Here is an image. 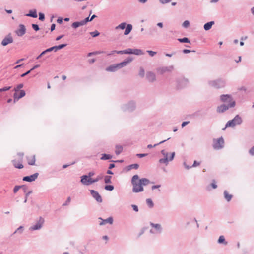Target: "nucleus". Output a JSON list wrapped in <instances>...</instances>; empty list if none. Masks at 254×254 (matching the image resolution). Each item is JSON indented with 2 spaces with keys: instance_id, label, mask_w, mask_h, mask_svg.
Masks as SVG:
<instances>
[{
  "instance_id": "f257e3e1",
  "label": "nucleus",
  "mask_w": 254,
  "mask_h": 254,
  "mask_svg": "<svg viewBox=\"0 0 254 254\" xmlns=\"http://www.w3.org/2000/svg\"><path fill=\"white\" fill-rule=\"evenodd\" d=\"M132 58H128L127 59H126L123 62L114 64L110 66H109L107 69L106 70L110 72H115L118 69L121 68L125 66H126L127 64L130 63L132 61Z\"/></svg>"
},
{
  "instance_id": "f03ea898",
  "label": "nucleus",
  "mask_w": 254,
  "mask_h": 254,
  "mask_svg": "<svg viewBox=\"0 0 254 254\" xmlns=\"http://www.w3.org/2000/svg\"><path fill=\"white\" fill-rule=\"evenodd\" d=\"M131 182L133 185L132 191L133 192L137 193L143 190V188L139 180L138 176H133Z\"/></svg>"
},
{
  "instance_id": "7ed1b4c3",
  "label": "nucleus",
  "mask_w": 254,
  "mask_h": 254,
  "mask_svg": "<svg viewBox=\"0 0 254 254\" xmlns=\"http://www.w3.org/2000/svg\"><path fill=\"white\" fill-rule=\"evenodd\" d=\"M44 223V218L42 216H40L36 220L35 223L29 228V230L30 231H34L41 230L43 228Z\"/></svg>"
},
{
  "instance_id": "20e7f679",
  "label": "nucleus",
  "mask_w": 254,
  "mask_h": 254,
  "mask_svg": "<svg viewBox=\"0 0 254 254\" xmlns=\"http://www.w3.org/2000/svg\"><path fill=\"white\" fill-rule=\"evenodd\" d=\"M23 153H18L16 157L12 161L13 165L15 168L22 169L23 168L22 160L23 158Z\"/></svg>"
},
{
  "instance_id": "39448f33",
  "label": "nucleus",
  "mask_w": 254,
  "mask_h": 254,
  "mask_svg": "<svg viewBox=\"0 0 254 254\" xmlns=\"http://www.w3.org/2000/svg\"><path fill=\"white\" fill-rule=\"evenodd\" d=\"M99 180V178L93 179L91 178V176H82L81 182L83 185L88 186Z\"/></svg>"
},
{
  "instance_id": "423d86ee",
  "label": "nucleus",
  "mask_w": 254,
  "mask_h": 254,
  "mask_svg": "<svg viewBox=\"0 0 254 254\" xmlns=\"http://www.w3.org/2000/svg\"><path fill=\"white\" fill-rule=\"evenodd\" d=\"M150 225L152 227L149 231L150 233L152 234H160L162 232V227L161 225L158 223H150Z\"/></svg>"
},
{
  "instance_id": "0eeeda50",
  "label": "nucleus",
  "mask_w": 254,
  "mask_h": 254,
  "mask_svg": "<svg viewBox=\"0 0 254 254\" xmlns=\"http://www.w3.org/2000/svg\"><path fill=\"white\" fill-rule=\"evenodd\" d=\"M242 123L241 118L238 116H236L233 120L229 121L226 125L225 127L223 128V130H225L226 128L228 127H234L235 126L237 125H239Z\"/></svg>"
},
{
  "instance_id": "6e6552de",
  "label": "nucleus",
  "mask_w": 254,
  "mask_h": 254,
  "mask_svg": "<svg viewBox=\"0 0 254 254\" xmlns=\"http://www.w3.org/2000/svg\"><path fill=\"white\" fill-rule=\"evenodd\" d=\"M161 152L164 155V158L159 160V162L160 163L167 164L169 161H172L175 155V152L172 153L170 157L168 156V153H167L165 150H162Z\"/></svg>"
},
{
  "instance_id": "1a4fd4ad",
  "label": "nucleus",
  "mask_w": 254,
  "mask_h": 254,
  "mask_svg": "<svg viewBox=\"0 0 254 254\" xmlns=\"http://www.w3.org/2000/svg\"><path fill=\"white\" fill-rule=\"evenodd\" d=\"M213 142V146L215 149H220L224 146V141L222 137L218 139H214Z\"/></svg>"
},
{
  "instance_id": "9d476101",
  "label": "nucleus",
  "mask_w": 254,
  "mask_h": 254,
  "mask_svg": "<svg viewBox=\"0 0 254 254\" xmlns=\"http://www.w3.org/2000/svg\"><path fill=\"white\" fill-rule=\"evenodd\" d=\"M201 164V161H192L191 159H188L186 160L184 162V165L187 169H190L192 167H196L199 166Z\"/></svg>"
},
{
  "instance_id": "9b49d317",
  "label": "nucleus",
  "mask_w": 254,
  "mask_h": 254,
  "mask_svg": "<svg viewBox=\"0 0 254 254\" xmlns=\"http://www.w3.org/2000/svg\"><path fill=\"white\" fill-rule=\"evenodd\" d=\"M220 99L222 102L229 103V105L230 107H233L235 105V102L232 100L231 96L229 95H222L221 96Z\"/></svg>"
},
{
  "instance_id": "f8f14e48",
  "label": "nucleus",
  "mask_w": 254,
  "mask_h": 254,
  "mask_svg": "<svg viewBox=\"0 0 254 254\" xmlns=\"http://www.w3.org/2000/svg\"><path fill=\"white\" fill-rule=\"evenodd\" d=\"M125 54H134L141 55L143 54V51L140 49L128 48L125 50Z\"/></svg>"
},
{
  "instance_id": "ddd939ff",
  "label": "nucleus",
  "mask_w": 254,
  "mask_h": 254,
  "mask_svg": "<svg viewBox=\"0 0 254 254\" xmlns=\"http://www.w3.org/2000/svg\"><path fill=\"white\" fill-rule=\"evenodd\" d=\"M92 196L98 202H101L102 199L99 193L96 190H90Z\"/></svg>"
},
{
  "instance_id": "4468645a",
  "label": "nucleus",
  "mask_w": 254,
  "mask_h": 254,
  "mask_svg": "<svg viewBox=\"0 0 254 254\" xmlns=\"http://www.w3.org/2000/svg\"><path fill=\"white\" fill-rule=\"evenodd\" d=\"M13 41V38H12L11 34H8L2 41L1 44L3 46H5L7 44L12 43Z\"/></svg>"
},
{
  "instance_id": "2eb2a0df",
  "label": "nucleus",
  "mask_w": 254,
  "mask_h": 254,
  "mask_svg": "<svg viewBox=\"0 0 254 254\" xmlns=\"http://www.w3.org/2000/svg\"><path fill=\"white\" fill-rule=\"evenodd\" d=\"M26 32V28L25 26L22 24H20L19 26V28L17 29L15 33L19 36H23Z\"/></svg>"
},
{
  "instance_id": "dca6fc26",
  "label": "nucleus",
  "mask_w": 254,
  "mask_h": 254,
  "mask_svg": "<svg viewBox=\"0 0 254 254\" xmlns=\"http://www.w3.org/2000/svg\"><path fill=\"white\" fill-rule=\"evenodd\" d=\"M99 219L101 220V222L99 223L100 225H104L107 223L112 224L113 223V219L112 217H109L106 219H103L101 218H99Z\"/></svg>"
},
{
  "instance_id": "f3484780",
  "label": "nucleus",
  "mask_w": 254,
  "mask_h": 254,
  "mask_svg": "<svg viewBox=\"0 0 254 254\" xmlns=\"http://www.w3.org/2000/svg\"><path fill=\"white\" fill-rule=\"evenodd\" d=\"M217 187V182L215 180H213L212 182L207 185L206 190L208 191H211L212 189H215Z\"/></svg>"
},
{
  "instance_id": "a211bd4d",
  "label": "nucleus",
  "mask_w": 254,
  "mask_h": 254,
  "mask_svg": "<svg viewBox=\"0 0 254 254\" xmlns=\"http://www.w3.org/2000/svg\"><path fill=\"white\" fill-rule=\"evenodd\" d=\"M66 46V44H61L58 46H53L50 48L46 49V51L51 52L52 51H57L60 49H61Z\"/></svg>"
},
{
  "instance_id": "6ab92c4d",
  "label": "nucleus",
  "mask_w": 254,
  "mask_h": 254,
  "mask_svg": "<svg viewBox=\"0 0 254 254\" xmlns=\"http://www.w3.org/2000/svg\"><path fill=\"white\" fill-rule=\"evenodd\" d=\"M25 95V92L23 90L20 91L19 95L18 96L17 93H15L14 94V102L15 103L16 101L19 99L23 97Z\"/></svg>"
},
{
  "instance_id": "aec40b11",
  "label": "nucleus",
  "mask_w": 254,
  "mask_h": 254,
  "mask_svg": "<svg viewBox=\"0 0 254 254\" xmlns=\"http://www.w3.org/2000/svg\"><path fill=\"white\" fill-rule=\"evenodd\" d=\"M27 160L28 164L30 165H33L35 162V156L34 155H29L27 156Z\"/></svg>"
},
{
  "instance_id": "412c9836",
  "label": "nucleus",
  "mask_w": 254,
  "mask_h": 254,
  "mask_svg": "<svg viewBox=\"0 0 254 254\" xmlns=\"http://www.w3.org/2000/svg\"><path fill=\"white\" fill-rule=\"evenodd\" d=\"M38 176H26L23 178V180L27 182H32L35 181Z\"/></svg>"
},
{
  "instance_id": "4be33fe9",
  "label": "nucleus",
  "mask_w": 254,
  "mask_h": 254,
  "mask_svg": "<svg viewBox=\"0 0 254 254\" xmlns=\"http://www.w3.org/2000/svg\"><path fill=\"white\" fill-rule=\"evenodd\" d=\"M229 107H230L229 105L226 106L225 105H222L218 107L217 111L219 113H222V112L225 111L226 110H227V109H228V108Z\"/></svg>"
},
{
  "instance_id": "5701e85b",
  "label": "nucleus",
  "mask_w": 254,
  "mask_h": 254,
  "mask_svg": "<svg viewBox=\"0 0 254 254\" xmlns=\"http://www.w3.org/2000/svg\"><path fill=\"white\" fill-rule=\"evenodd\" d=\"M147 78L150 82H153L155 80V74L151 72H148L147 74Z\"/></svg>"
},
{
  "instance_id": "b1692460",
  "label": "nucleus",
  "mask_w": 254,
  "mask_h": 254,
  "mask_svg": "<svg viewBox=\"0 0 254 254\" xmlns=\"http://www.w3.org/2000/svg\"><path fill=\"white\" fill-rule=\"evenodd\" d=\"M224 198L225 199L228 201V202H229L232 198V195H231V194H229L228 192V191L227 190H224Z\"/></svg>"
},
{
  "instance_id": "393cba45",
  "label": "nucleus",
  "mask_w": 254,
  "mask_h": 254,
  "mask_svg": "<svg viewBox=\"0 0 254 254\" xmlns=\"http://www.w3.org/2000/svg\"><path fill=\"white\" fill-rule=\"evenodd\" d=\"M214 22L213 21H211L208 22L204 24V28L205 30H208L211 29L213 24H214Z\"/></svg>"
},
{
  "instance_id": "a878e982",
  "label": "nucleus",
  "mask_w": 254,
  "mask_h": 254,
  "mask_svg": "<svg viewBox=\"0 0 254 254\" xmlns=\"http://www.w3.org/2000/svg\"><path fill=\"white\" fill-rule=\"evenodd\" d=\"M84 25V22H83V21H81L80 22H75L73 23L72 24V26L74 28H76L80 26H82Z\"/></svg>"
},
{
  "instance_id": "bb28decb",
  "label": "nucleus",
  "mask_w": 254,
  "mask_h": 254,
  "mask_svg": "<svg viewBox=\"0 0 254 254\" xmlns=\"http://www.w3.org/2000/svg\"><path fill=\"white\" fill-rule=\"evenodd\" d=\"M132 27L131 24H128L126 28L125 33H124L125 35L128 34L130 32V31L132 29Z\"/></svg>"
},
{
  "instance_id": "cd10ccee",
  "label": "nucleus",
  "mask_w": 254,
  "mask_h": 254,
  "mask_svg": "<svg viewBox=\"0 0 254 254\" xmlns=\"http://www.w3.org/2000/svg\"><path fill=\"white\" fill-rule=\"evenodd\" d=\"M218 243L219 244L223 243L225 245L227 244V242L225 241L224 236L222 235L219 237L218 240Z\"/></svg>"
},
{
  "instance_id": "c85d7f7f",
  "label": "nucleus",
  "mask_w": 254,
  "mask_h": 254,
  "mask_svg": "<svg viewBox=\"0 0 254 254\" xmlns=\"http://www.w3.org/2000/svg\"><path fill=\"white\" fill-rule=\"evenodd\" d=\"M123 151V147L120 145H117L116 146L115 152L117 155L120 154Z\"/></svg>"
},
{
  "instance_id": "c756f323",
  "label": "nucleus",
  "mask_w": 254,
  "mask_h": 254,
  "mask_svg": "<svg viewBox=\"0 0 254 254\" xmlns=\"http://www.w3.org/2000/svg\"><path fill=\"white\" fill-rule=\"evenodd\" d=\"M111 178H112V176H105V177H104V182L105 183H112V181H111Z\"/></svg>"
},
{
  "instance_id": "7c9ffc66",
  "label": "nucleus",
  "mask_w": 254,
  "mask_h": 254,
  "mask_svg": "<svg viewBox=\"0 0 254 254\" xmlns=\"http://www.w3.org/2000/svg\"><path fill=\"white\" fill-rule=\"evenodd\" d=\"M146 203L149 208H152L154 206L153 202L150 198H148L146 200Z\"/></svg>"
},
{
  "instance_id": "2f4dec72",
  "label": "nucleus",
  "mask_w": 254,
  "mask_h": 254,
  "mask_svg": "<svg viewBox=\"0 0 254 254\" xmlns=\"http://www.w3.org/2000/svg\"><path fill=\"white\" fill-rule=\"evenodd\" d=\"M140 181L141 185H146L149 182V180L146 178L139 179Z\"/></svg>"
},
{
  "instance_id": "473e14b6",
  "label": "nucleus",
  "mask_w": 254,
  "mask_h": 254,
  "mask_svg": "<svg viewBox=\"0 0 254 254\" xmlns=\"http://www.w3.org/2000/svg\"><path fill=\"white\" fill-rule=\"evenodd\" d=\"M27 16L37 18V14L36 11H31L29 14H27Z\"/></svg>"
},
{
  "instance_id": "72a5a7b5",
  "label": "nucleus",
  "mask_w": 254,
  "mask_h": 254,
  "mask_svg": "<svg viewBox=\"0 0 254 254\" xmlns=\"http://www.w3.org/2000/svg\"><path fill=\"white\" fill-rule=\"evenodd\" d=\"M126 26V23H122L120 25H119L118 26H117L116 27V29H124L125 28Z\"/></svg>"
},
{
  "instance_id": "f704fd0d",
  "label": "nucleus",
  "mask_w": 254,
  "mask_h": 254,
  "mask_svg": "<svg viewBox=\"0 0 254 254\" xmlns=\"http://www.w3.org/2000/svg\"><path fill=\"white\" fill-rule=\"evenodd\" d=\"M117 53V54H125V50L123 51H113L111 53L108 54V55H111L112 54H113L114 53Z\"/></svg>"
},
{
  "instance_id": "c9c22d12",
  "label": "nucleus",
  "mask_w": 254,
  "mask_h": 254,
  "mask_svg": "<svg viewBox=\"0 0 254 254\" xmlns=\"http://www.w3.org/2000/svg\"><path fill=\"white\" fill-rule=\"evenodd\" d=\"M114 186L113 185H109L105 186V189L111 191L114 190Z\"/></svg>"
},
{
  "instance_id": "e433bc0d",
  "label": "nucleus",
  "mask_w": 254,
  "mask_h": 254,
  "mask_svg": "<svg viewBox=\"0 0 254 254\" xmlns=\"http://www.w3.org/2000/svg\"><path fill=\"white\" fill-rule=\"evenodd\" d=\"M23 227L22 226H20L19 227L16 231L14 232V234L16 233H19V234H21L23 232Z\"/></svg>"
},
{
  "instance_id": "4c0bfd02",
  "label": "nucleus",
  "mask_w": 254,
  "mask_h": 254,
  "mask_svg": "<svg viewBox=\"0 0 254 254\" xmlns=\"http://www.w3.org/2000/svg\"><path fill=\"white\" fill-rule=\"evenodd\" d=\"M178 40L180 42H184V43H189L190 41L188 38L185 37L181 39H179Z\"/></svg>"
},
{
  "instance_id": "58836bf2",
  "label": "nucleus",
  "mask_w": 254,
  "mask_h": 254,
  "mask_svg": "<svg viewBox=\"0 0 254 254\" xmlns=\"http://www.w3.org/2000/svg\"><path fill=\"white\" fill-rule=\"evenodd\" d=\"M23 84H19L16 86V87H15L14 89V90L15 91V93H16L19 89L23 88Z\"/></svg>"
},
{
  "instance_id": "ea45409f",
  "label": "nucleus",
  "mask_w": 254,
  "mask_h": 254,
  "mask_svg": "<svg viewBox=\"0 0 254 254\" xmlns=\"http://www.w3.org/2000/svg\"><path fill=\"white\" fill-rule=\"evenodd\" d=\"M111 156L108 154H104L102 157L101 159L103 160H107L111 158Z\"/></svg>"
},
{
  "instance_id": "a19ab883",
  "label": "nucleus",
  "mask_w": 254,
  "mask_h": 254,
  "mask_svg": "<svg viewBox=\"0 0 254 254\" xmlns=\"http://www.w3.org/2000/svg\"><path fill=\"white\" fill-rule=\"evenodd\" d=\"M128 167H129V168H128L129 170L131 169H137L138 167V165L137 164H134L130 165Z\"/></svg>"
},
{
  "instance_id": "79ce46f5",
  "label": "nucleus",
  "mask_w": 254,
  "mask_h": 254,
  "mask_svg": "<svg viewBox=\"0 0 254 254\" xmlns=\"http://www.w3.org/2000/svg\"><path fill=\"white\" fill-rule=\"evenodd\" d=\"M11 88L10 86L9 87H5L2 88L0 89V92H3V91H6L7 90H9Z\"/></svg>"
},
{
  "instance_id": "37998d69",
  "label": "nucleus",
  "mask_w": 254,
  "mask_h": 254,
  "mask_svg": "<svg viewBox=\"0 0 254 254\" xmlns=\"http://www.w3.org/2000/svg\"><path fill=\"white\" fill-rule=\"evenodd\" d=\"M22 186H15V187L14 188V189H13V192L14 193H16L18 190H19V189L20 188H21Z\"/></svg>"
},
{
  "instance_id": "c03bdc74",
  "label": "nucleus",
  "mask_w": 254,
  "mask_h": 254,
  "mask_svg": "<svg viewBox=\"0 0 254 254\" xmlns=\"http://www.w3.org/2000/svg\"><path fill=\"white\" fill-rule=\"evenodd\" d=\"M131 207L133 208V210L135 211V212H138V206L136 205H134V204H132L131 205Z\"/></svg>"
},
{
  "instance_id": "a18cd8bd",
  "label": "nucleus",
  "mask_w": 254,
  "mask_h": 254,
  "mask_svg": "<svg viewBox=\"0 0 254 254\" xmlns=\"http://www.w3.org/2000/svg\"><path fill=\"white\" fill-rule=\"evenodd\" d=\"M190 25V22L188 20H186L183 23V26L184 27H188Z\"/></svg>"
},
{
  "instance_id": "49530a36",
  "label": "nucleus",
  "mask_w": 254,
  "mask_h": 254,
  "mask_svg": "<svg viewBox=\"0 0 254 254\" xmlns=\"http://www.w3.org/2000/svg\"><path fill=\"white\" fill-rule=\"evenodd\" d=\"M90 34L94 37L97 36L99 35V33L97 31L92 32Z\"/></svg>"
},
{
  "instance_id": "de8ad7c7",
  "label": "nucleus",
  "mask_w": 254,
  "mask_h": 254,
  "mask_svg": "<svg viewBox=\"0 0 254 254\" xmlns=\"http://www.w3.org/2000/svg\"><path fill=\"white\" fill-rule=\"evenodd\" d=\"M71 201V198L70 197H68L65 203L63 204L64 206L68 205Z\"/></svg>"
},
{
  "instance_id": "09e8293b",
  "label": "nucleus",
  "mask_w": 254,
  "mask_h": 254,
  "mask_svg": "<svg viewBox=\"0 0 254 254\" xmlns=\"http://www.w3.org/2000/svg\"><path fill=\"white\" fill-rule=\"evenodd\" d=\"M32 28L35 30V31H38L39 30V26L37 24H33L32 25Z\"/></svg>"
},
{
  "instance_id": "8fccbe9b",
  "label": "nucleus",
  "mask_w": 254,
  "mask_h": 254,
  "mask_svg": "<svg viewBox=\"0 0 254 254\" xmlns=\"http://www.w3.org/2000/svg\"><path fill=\"white\" fill-rule=\"evenodd\" d=\"M31 192H32V191H28V192L26 193V194L25 195V200L24 201V203H26L28 196L31 193Z\"/></svg>"
},
{
  "instance_id": "3c124183",
  "label": "nucleus",
  "mask_w": 254,
  "mask_h": 254,
  "mask_svg": "<svg viewBox=\"0 0 254 254\" xmlns=\"http://www.w3.org/2000/svg\"><path fill=\"white\" fill-rule=\"evenodd\" d=\"M139 74L141 76H143L144 74V70L143 68H141L139 70Z\"/></svg>"
},
{
  "instance_id": "603ef678",
  "label": "nucleus",
  "mask_w": 254,
  "mask_h": 254,
  "mask_svg": "<svg viewBox=\"0 0 254 254\" xmlns=\"http://www.w3.org/2000/svg\"><path fill=\"white\" fill-rule=\"evenodd\" d=\"M48 51H46V50L43 51L37 57V59H39L40 57H41L43 55L46 54Z\"/></svg>"
},
{
  "instance_id": "864d4df0",
  "label": "nucleus",
  "mask_w": 254,
  "mask_h": 254,
  "mask_svg": "<svg viewBox=\"0 0 254 254\" xmlns=\"http://www.w3.org/2000/svg\"><path fill=\"white\" fill-rule=\"evenodd\" d=\"M45 19L44 15L43 13L39 14V20L43 21Z\"/></svg>"
},
{
  "instance_id": "5fc2aeb1",
  "label": "nucleus",
  "mask_w": 254,
  "mask_h": 254,
  "mask_svg": "<svg viewBox=\"0 0 254 254\" xmlns=\"http://www.w3.org/2000/svg\"><path fill=\"white\" fill-rule=\"evenodd\" d=\"M147 52L149 53V54L151 56H153L156 53L155 52H154V51H150V50H148Z\"/></svg>"
},
{
  "instance_id": "6e6d98bb",
  "label": "nucleus",
  "mask_w": 254,
  "mask_h": 254,
  "mask_svg": "<svg viewBox=\"0 0 254 254\" xmlns=\"http://www.w3.org/2000/svg\"><path fill=\"white\" fill-rule=\"evenodd\" d=\"M160 185H153L151 187V189L152 190H154L155 189H157V188H159L160 187Z\"/></svg>"
},
{
  "instance_id": "4d7b16f0",
  "label": "nucleus",
  "mask_w": 254,
  "mask_h": 254,
  "mask_svg": "<svg viewBox=\"0 0 254 254\" xmlns=\"http://www.w3.org/2000/svg\"><path fill=\"white\" fill-rule=\"evenodd\" d=\"M171 0H160V1L162 3L164 4V3H166L170 2Z\"/></svg>"
},
{
  "instance_id": "13d9d810",
  "label": "nucleus",
  "mask_w": 254,
  "mask_h": 254,
  "mask_svg": "<svg viewBox=\"0 0 254 254\" xmlns=\"http://www.w3.org/2000/svg\"><path fill=\"white\" fill-rule=\"evenodd\" d=\"M250 153L252 155H254V147H252L249 151Z\"/></svg>"
},
{
  "instance_id": "bf43d9fd",
  "label": "nucleus",
  "mask_w": 254,
  "mask_h": 254,
  "mask_svg": "<svg viewBox=\"0 0 254 254\" xmlns=\"http://www.w3.org/2000/svg\"><path fill=\"white\" fill-rule=\"evenodd\" d=\"M89 20H90L89 18L87 17V18H85L84 20H83L82 21L84 22V24L85 25L88 21H90Z\"/></svg>"
},
{
  "instance_id": "052dcab7",
  "label": "nucleus",
  "mask_w": 254,
  "mask_h": 254,
  "mask_svg": "<svg viewBox=\"0 0 254 254\" xmlns=\"http://www.w3.org/2000/svg\"><path fill=\"white\" fill-rule=\"evenodd\" d=\"M189 123V122L188 121V122H184L182 123V127H185L186 125L188 124Z\"/></svg>"
},
{
  "instance_id": "680f3d73",
  "label": "nucleus",
  "mask_w": 254,
  "mask_h": 254,
  "mask_svg": "<svg viewBox=\"0 0 254 254\" xmlns=\"http://www.w3.org/2000/svg\"><path fill=\"white\" fill-rule=\"evenodd\" d=\"M147 154H138L137 155L139 157H143L147 156Z\"/></svg>"
},
{
  "instance_id": "e2e57ef3",
  "label": "nucleus",
  "mask_w": 254,
  "mask_h": 254,
  "mask_svg": "<svg viewBox=\"0 0 254 254\" xmlns=\"http://www.w3.org/2000/svg\"><path fill=\"white\" fill-rule=\"evenodd\" d=\"M103 53V52H96V53H89L88 54V56H90L91 55L94 54H100V53Z\"/></svg>"
},
{
  "instance_id": "0e129e2a",
  "label": "nucleus",
  "mask_w": 254,
  "mask_h": 254,
  "mask_svg": "<svg viewBox=\"0 0 254 254\" xmlns=\"http://www.w3.org/2000/svg\"><path fill=\"white\" fill-rule=\"evenodd\" d=\"M183 52L184 53L187 54V53H190V50H188V49H184L183 51Z\"/></svg>"
},
{
  "instance_id": "69168bd1",
  "label": "nucleus",
  "mask_w": 254,
  "mask_h": 254,
  "mask_svg": "<svg viewBox=\"0 0 254 254\" xmlns=\"http://www.w3.org/2000/svg\"><path fill=\"white\" fill-rule=\"evenodd\" d=\"M74 163H75V162H73L71 163V164H68V165H63V168H66L67 167H68V166H70V165H72V164H74Z\"/></svg>"
},
{
  "instance_id": "338daca9",
  "label": "nucleus",
  "mask_w": 254,
  "mask_h": 254,
  "mask_svg": "<svg viewBox=\"0 0 254 254\" xmlns=\"http://www.w3.org/2000/svg\"><path fill=\"white\" fill-rule=\"evenodd\" d=\"M55 29V24H52L51 27V30L53 31Z\"/></svg>"
},
{
  "instance_id": "774afa93",
  "label": "nucleus",
  "mask_w": 254,
  "mask_h": 254,
  "mask_svg": "<svg viewBox=\"0 0 254 254\" xmlns=\"http://www.w3.org/2000/svg\"><path fill=\"white\" fill-rule=\"evenodd\" d=\"M114 166H115L114 164H113V163L110 164L109 165V169H111L113 168V167H114Z\"/></svg>"
}]
</instances>
